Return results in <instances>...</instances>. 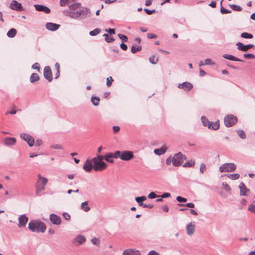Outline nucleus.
Returning <instances> with one entry per match:
<instances>
[{"mask_svg":"<svg viewBox=\"0 0 255 255\" xmlns=\"http://www.w3.org/2000/svg\"><path fill=\"white\" fill-rule=\"evenodd\" d=\"M28 228L32 232L36 233H44L46 229V225L43 222L36 220L30 221Z\"/></svg>","mask_w":255,"mask_h":255,"instance_id":"obj_1","label":"nucleus"},{"mask_svg":"<svg viewBox=\"0 0 255 255\" xmlns=\"http://www.w3.org/2000/svg\"><path fill=\"white\" fill-rule=\"evenodd\" d=\"M47 182L48 180L46 178L41 176L40 174L38 175V179L35 185L37 195L40 196L41 195L42 192L45 190V185Z\"/></svg>","mask_w":255,"mask_h":255,"instance_id":"obj_2","label":"nucleus"},{"mask_svg":"<svg viewBox=\"0 0 255 255\" xmlns=\"http://www.w3.org/2000/svg\"><path fill=\"white\" fill-rule=\"evenodd\" d=\"M103 158L102 155H97L92 159L95 171H102L107 167V164L103 161Z\"/></svg>","mask_w":255,"mask_h":255,"instance_id":"obj_3","label":"nucleus"},{"mask_svg":"<svg viewBox=\"0 0 255 255\" xmlns=\"http://www.w3.org/2000/svg\"><path fill=\"white\" fill-rule=\"evenodd\" d=\"M133 153L132 151L129 150H125L123 151H116L115 152V158H120L122 160L128 161L133 158Z\"/></svg>","mask_w":255,"mask_h":255,"instance_id":"obj_4","label":"nucleus"},{"mask_svg":"<svg viewBox=\"0 0 255 255\" xmlns=\"http://www.w3.org/2000/svg\"><path fill=\"white\" fill-rule=\"evenodd\" d=\"M186 159V157L179 152L175 154L172 158V163L174 166L177 167L181 165Z\"/></svg>","mask_w":255,"mask_h":255,"instance_id":"obj_5","label":"nucleus"},{"mask_svg":"<svg viewBox=\"0 0 255 255\" xmlns=\"http://www.w3.org/2000/svg\"><path fill=\"white\" fill-rule=\"evenodd\" d=\"M236 168V165L233 163H226L219 167V170L221 172H231L235 171Z\"/></svg>","mask_w":255,"mask_h":255,"instance_id":"obj_6","label":"nucleus"},{"mask_svg":"<svg viewBox=\"0 0 255 255\" xmlns=\"http://www.w3.org/2000/svg\"><path fill=\"white\" fill-rule=\"evenodd\" d=\"M237 122V118L233 115L226 116L224 118V124L226 127H231Z\"/></svg>","mask_w":255,"mask_h":255,"instance_id":"obj_7","label":"nucleus"},{"mask_svg":"<svg viewBox=\"0 0 255 255\" xmlns=\"http://www.w3.org/2000/svg\"><path fill=\"white\" fill-rule=\"evenodd\" d=\"M9 7L11 9L15 10L17 11H21L24 10L21 4L15 0L11 1L10 3Z\"/></svg>","mask_w":255,"mask_h":255,"instance_id":"obj_8","label":"nucleus"},{"mask_svg":"<svg viewBox=\"0 0 255 255\" xmlns=\"http://www.w3.org/2000/svg\"><path fill=\"white\" fill-rule=\"evenodd\" d=\"M43 75L44 78L49 82H51L53 79L52 73L49 66H46L43 70Z\"/></svg>","mask_w":255,"mask_h":255,"instance_id":"obj_9","label":"nucleus"},{"mask_svg":"<svg viewBox=\"0 0 255 255\" xmlns=\"http://www.w3.org/2000/svg\"><path fill=\"white\" fill-rule=\"evenodd\" d=\"M20 137L26 141L29 146H32L34 144V139L30 135L26 133H21L20 135Z\"/></svg>","mask_w":255,"mask_h":255,"instance_id":"obj_10","label":"nucleus"},{"mask_svg":"<svg viewBox=\"0 0 255 255\" xmlns=\"http://www.w3.org/2000/svg\"><path fill=\"white\" fill-rule=\"evenodd\" d=\"M193 87V85L188 82H184L182 83H180L178 86V88L182 89L186 91H190Z\"/></svg>","mask_w":255,"mask_h":255,"instance_id":"obj_11","label":"nucleus"},{"mask_svg":"<svg viewBox=\"0 0 255 255\" xmlns=\"http://www.w3.org/2000/svg\"><path fill=\"white\" fill-rule=\"evenodd\" d=\"M49 219L50 221L53 224L59 225L61 224V218L54 214H51L50 215Z\"/></svg>","mask_w":255,"mask_h":255,"instance_id":"obj_12","label":"nucleus"},{"mask_svg":"<svg viewBox=\"0 0 255 255\" xmlns=\"http://www.w3.org/2000/svg\"><path fill=\"white\" fill-rule=\"evenodd\" d=\"M240 189V195L241 196H247L248 195V193L250 192V189H248L245 184L243 182H241L240 185L239 186Z\"/></svg>","mask_w":255,"mask_h":255,"instance_id":"obj_13","label":"nucleus"},{"mask_svg":"<svg viewBox=\"0 0 255 255\" xmlns=\"http://www.w3.org/2000/svg\"><path fill=\"white\" fill-rule=\"evenodd\" d=\"M86 242V238L84 236H78L75 238L73 241V244L76 246L82 245Z\"/></svg>","mask_w":255,"mask_h":255,"instance_id":"obj_14","label":"nucleus"},{"mask_svg":"<svg viewBox=\"0 0 255 255\" xmlns=\"http://www.w3.org/2000/svg\"><path fill=\"white\" fill-rule=\"evenodd\" d=\"M18 224L19 227H25L28 221V218L25 214L20 215L18 218Z\"/></svg>","mask_w":255,"mask_h":255,"instance_id":"obj_15","label":"nucleus"},{"mask_svg":"<svg viewBox=\"0 0 255 255\" xmlns=\"http://www.w3.org/2000/svg\"><path fill=\"white\" fill-rule=\"evenodd\" d=\"M123 255H141L140 252L134 249H128L124 251Z\"/></svg>","mask_w":255,"mask_h":255,"instance_id":"obj_16","label":"nucleus"},{"mask_svg":"<svg viewBox=\"0 0 255 255\" xmlns=\"http://www.w3.org/2000/svg\"><path fill=\"white\" fill-rule=\"evenodd\" d=\"M93 168L94 164H92V161L87 159L83 165V169L87 172H90Z\"/></svg>","mask_w":255,"mask_h":255,"instance_id":"obj_17","label":"nucleus"},{"mask_svg":"<svg viewBox=\"0 0 255 255\" xmlns=\"http://www.w3.org/2000/svg\"><path fill=\"white\" fill-rule=\"evenodd\" d=\"M35 9L38 11H43L46 14L50 12V9L47 6L40 4H34Z\"/></svg>","mask_w":255,"mask_h":255,"instance_id":"obj_18","label":"nucleus"},{"mask_svg":"<svg viewBox=\"0 0 255 255\" xmlns=\"http://www.w3.org/2000/svg\"><path fill=\"white\" fill-rule=\"evenodd\" d=\"M195 225L194 222H190L186 226V231L188 235L191 236L195 232Z\"/></svg>","mask_w":255,"mask_h":255,"instance_id":"obj_19","label":"nucleus"},{"mask_svg":"<svg viewBox=\"0 0 255 255\" xmlns=\"http://www.w3.org/2000/svg\"><path fill=\"white\" fill-rule=\"evenodd\" d=\"M60 25L58 24L52 23V22H48L46 24V28L50 31H55L57 30Z\"/></svg>","mask_w":255,"mask_h":255,"instance_id":"obj_20","label":"nucleus"},{"mask_svg":"<svg viewBox=\"0 0 255 255\" xmlns=\"http://www.w3.org/2000/svg\"><path fill=\"white\" fill-rule=\"evenodd\" d=\"M83 14H86L85 13H84L83 11L82 10H79L75 12H69V15L71 18H78L80 16H81Z\"/></svg>","mask_w":255,"mask_h":255,"instance_id":"obj_21","label":"nucleus"},{"mask_svg":"<svg viewBox=\"0 0 255 255\" xmlns=\"http://www.w3.org/2000/svg\"><path fill=\"white\" fill-rule=\"evenodd\" d=\"M223 57L228 60L234 61H240V62H244V60L240 59L232 55L225 54L223 55Z\"/></svg>","mask_w":255,"mask_h":255,"instance_id":"obj_22","label":"nucleus"},{"mask_svg":"<svg viewBox=\"0 0 255 255\" xmlns=\"http://www.w3.org/2000/svg\"><path fill=\"white\" fill-rule=\"evenodd\" d=\"M16 142V139L14 137H6L4 140V143L6 145H13Z\"/></svg>","mask_w":255,"mask_h":255,"instance_id":"obj_23","label":"nucleus"},{"mask_svg":"<svg viewBox=\"0 0 255 255\" xmlns=\"http://www.w3.org/2000/svg\"><path fill=\"white\" fill-rule=\"evenodd\" d=\"M167 150L166 146H163L160 148H157L154 150V153L158 155H161L165 153Z\"/></svg>","mask_w":255,"mask_h":255,"instance_id":"obj_24","label":"nucleus"},{"mask_svg":"<svg viewBox=\"0 0 255 255\" xmlns=\"http://www.w3.org/2000/svg\"><path fill=\"white\" fill-rule=\"evenodd\" d=\"M220 128V123L219 121L213 123L211 122L209 124L208 128L212 130H217Z\"/></svg>","mask_w":255,"mask_h":255,"instance_id":"obj_25","label":"nucleus"},{"mask_svg":"<svg viewBox=\"0 0 255 255\" xmlns=\"http://www.w3.org/2000/svg\"><path fill=\"white\" fill-rule=\"evenodd\" d=\"M112 158H115V153H108L104 156V159L106 161L110 163H113L114 160Z\"/></svg>","mask_w":255,"mask_h":255,"instance_id":"obj_26","label":"nucleus"},{"mask_svg":"<svg viewBox=\"0 0 255 255\" xmlns=\"http://www.w3.org/2000/svg\"><path fill=\"white\" fill-rule=\"evenodd\" d=\"M40 78L39 75L35 73H32L30 77V82L31 83H34L39 80Z\"/></svg>","mask_w":255,"mask_h":255,"instance_id":"obj_27","label":"nucleus"},{"mask_svg":"<svg viewBox=\"0 0 255 255\" xmlns=\"http://www.w3.org/2000/svg\"><path fill=\"white\" fill-rule=\"evenodd\" d=\"M100 101V98L97 96H92L91 98V101L95 106H97L99 105Z\"/></svg>","mask_w":255,"mask_h":255,"instance_id":"obj_28","label":"nucleus"},{"mask_svg":"<svg viewBox=\"0 0 255 255\" xmlns=\"http://www.w3.org/2000/svg\"><path fill=\"white\" fill-rule=\"evenodd\" d=\"M17 33V31L15 28H11L7 32V36L9 38L14 37Z\"/></svg>","mask_w":255,"mask_h":255,"instance_id":"obj_29","label":"nucleus"},{"mask_svg":"<svg viewBox=\"0 0 255 255\" xmlns=\"http://www.w3.org/2000/svg\"><path fill=\"white\" fill-rule=\"evenodd\" d=\"M146 197L144 196H142L141 197H137L135 198V200L138 204L139 206H142L143 205V201L145 200Z\"/></svg>","mask_w":255,"mask_h":255,"instance_id":"obj_30","label":"nucleus"},{"mask_svg":"<svg viewBox=\"0 0 255 255\" xmlns=\"http://www.w3.org/2000/svg\"><path fill=\"white\" fill-rule=\"evenodd\" d=\"M81 209L85 212H88L90 210V208L88 206L87 201H85L81 204Z\"/></svg>","mask_w":255,"mask_h":255,"instance_id":"obj_31","label":"nucleus"},{"mask_svg":"<svg viewBox=\"0 0 255 255\" xmlns=\"http://www.w3.org/2000/svg\"><path fill=\"white\" fill-rule=\"evenodd\" d=\"M195 164V161L193 160H190L185 162L183 165L184 167H193Z\"/></svg>","mask_w":255,"mask_h":255,"instance_id":"obj_32","label":"nucleus"},{"mask_svg":"<svg viewBox=\"0 0 255 255\" xmlns=\"http://www.w3.org/2000/svg\"><path fill=\"white\" fill-rule=\"evenodd\" d=\"M103 36L105 37V41L107 43H111L115 41V39L109 36L108 34L105 33L103 35Z\"/></svg>","mask_w":255,"mask_h":255,"instance_id":"obj_33","label":"nucleus"},{"mask_svg":"<svg viewBox=\"0 0 255 255\" xmlns=\"http://www.w3.org/2000/svg\"><path fill=\"white\" fill-rule=\"evenodd\" d=\"M221 8H220V12L222 14H227L231 13L232 11L227 9H226L222 6V1L220 2Z\"/></svg>","mask_w":255,"mask_h":255,"instance_id":"obj_34","label":"nucleus"},{"mask_svg":"<svg viewBox=\"0 0 255 255\" xmlns=\"http://www.w3.org/2000/svg\"><path fill=\"white\" fill-rule=\"evenodd\" d=\"M201 119L203 126L205 127H207L208 128L209 125V124H210L211 122H210L208 120V119L205 116H202Z\"/></svg>","mask_w":255,"mask_h":255,"instance_id":"obj_35","label":"nucleus"},{"mask_svg":"<svg viewBox=\"0 0 255 255\" xmlns=\"http://www.w3.org/2000/svg\"><path fill=\"white\" fill-rule=\"evenodd\" d=\"M229 6L233 10L235 11H240L242 10V7L236 4H229Z\"/></svg>","mask_w":255,"mask_h":255,"instance_id":"obj_36","label":"nucleus"},{"mask_svg":"<svg viewBox=\"0 0 255 255\" xmlns=\"http://www.w3.org/2000/svg\"><path fill=\"white\" fill-rule=\"evenodd\" d=\"M227 176L232 180H237L240 178V174L238 173H234L231 174L229 175H227Z\"/></svg>","mask_w":255,"mask_h":255,"instance_id":"obj_37","label":"nucleus"},{"mask_svg":"<svg viewBox=\"0 0 255 255\" xmlns=\"http://www.w3.org/2000/svg\"><path fill=\"white\" fill-rule=\"evenodd\" d=\"M141 49V47L140 46H132L131 48V52L132 53H135L137 51H140Z\"/></svg>","mask_w":255,"mask_h":255,"instance_id":"obj_38","label":"nucleus"},{"mask_svg":"<svg viewBox=\"0 0 255 255\" xmlns=\"http://www.w3.org/2000/svg\"><path fill=\"white\" fill-rule=\"evenodd\" d=\"M101 31V29L97 28L94 29L92 31H91L89 33L91 36H96L97 34H99Z\"/></svg>","mask_w":255,"mask_h":255,"instance_id":"obj_39","label":"nucleus"},{"mask_svg":"<svg viewBox=\"0 0 255 255\" xmlns=\"http://www.w3.org/2000/svg\"><path fill=\"white\" fill-rule=\"evenodd\" d=\"M241 36L242 38H246V39H251L253 37V34L247 33V32H243L241 34Z\"/></svg>","mask_w":255,"mask_h":255,"instance_id":"obj_40","label":"nucleus"},{"mask_svg":"<svg viewBox=\"0 0 255 255\" xmlns=\"http://www.w3.org/2000/svg\"><path fill=\"white\" fill-rule=\"evenodd\" d=\"M238 135L242 139H245L246 137V134L245 131L241 129H239L237 131Z\"/></svg>","mask_w":255,"mask_h":255,"instance_id":"obj_41","label":"nucleus"},{"mask_svg":"<svg viewBox=\"0 0 255 255\" xmlns=\"http://www.w3.org/2000/svg\"><path fill=\"white\" fill-rule=\"evenodd\" d=\"M178 205L179 206L187 207L191 208H194V207H195V205L193 203H187L185 204L179 203V204H178Z\"/></svg>","mask_w":255,"mask_h":255,"instance_id":"obj_42","label":"nucleus"},{"mask_svg":"<svg viewBox=\"0 0 255 255\" xmlns=\"http://www.w3.org/2000/svg\"><path fill=\"white\" fill-rule=\"evenodd\" d=\"M237 46V49L239 50L245 52V45L241 42H238L236 44Z\"/></svg>","mask_w":255,"mask_h":255,"instance_id":"obj_43","label":"nucleus"},{"mask_svg":"<svg viewBox=\"0 0 255 255\" xmlns=\"http://www.w3.org/2000/svg\"><path fill=\"white\" fill-rule=\"evenodd\" d=\"M91 243L95 245L99 246L100 245V241L99 239L97 238H93L91 240Z\"/></svg>","mask_w":255,"mask_h":255,"instance_id":"obj_44","label":"nucleus"},{"mask_svg":"<svg viewBox=\"0 0 255 255\" xmlns=\"http://www.w3.org/2000/svg\"><path fill=\"white\" fill-rule=\"evenodd\" d=\"M118 36L119 37V38H120L122 40L123 42H127L128 40V37L125 35L119 33L118 34Z\"/></svg>","mask_w":255,"mask_h":255,"instance_id":"obj_45","label":"nucleus"},{"mask_svg":"<svg viewBox=\"0 0 255 255\" xmlns=\"http://www.w3.org/2000/svg\"><path fill=\"white\" fill-rule=\"evenodd\" d=\"M149 60V62L153 64H155L158 61V58H156L154 55L150 56Z\"/></svg>","mask_w":255,"mask_h":255,"instance_id":"obj_46","label":"nucleus"},{"mask_svg":"<svg viewBox=\"0 0 255 255\" xmlns=\"http://www.w3.org/2000/svg\"><path fill=\"white\" fill-rule=\"evenodd\" d=\"M244 57L246 59H255V55L252 53H245Z\"/></svg>","mask_w":255,"mask_h":255,"instance_id":"obj_47","label":"nucleus"},{"mask_svg":"<svg viewBox=\"0 0 255 255\" xmlns=\"http://www.w3.org/2000/svg\"><path fill=\"white\" fill-rule=\"evenodd\" d=\"M207 168L206 166L204 163H201L200 167V172L203 174L206 171Z\"/></svg>","mask_w":255,"mask_h":255,"instance_id":"obj_48","label":"nucleus"},{"mask_svg":"<svg viewBox=\"0 0 255 255\" xmlns=\"http://www.w3.org/2000/svg\"><path fill=\"white\" fill-rule=\"evenodd\" d=\"M32 68L35 70H37L38 72H40V68L39 63H35L32 66Z\"/></svg>","mask_w":255,"mask_h":255,"instance_id":"obj_49","label":"nucleus"},{"mask_svg":"<svg viewBox=\"0 0 255 255\" xmlns=\"http://www.w3.org/2000/svg\"><path fill=\"white\" fill-rule=\"evenodd\" d=\"M176 200L178 202L180 203L186 202L187 201V199L186 198L182 197L180 196H178L176 197Z\"/></svg>","mask_w":255,"mask_h":255,"instance_id":"obj_50","label":"nucleus"},{"mask_svg":"<svg viewBox=\"0 0 255 255\" xmlns=\"http://www.w3.org/2000/svg\"><path fill=\"white\" fill-rule=\"evenodd\" d=\"M248 210L255 214V205L254 204L250 205L248 207Z\"/></svg>","mask_w":255,"mask_h":255,"instance_id":"obj_51","label":"nucleus"},{"mask_svg":"<svg viewBox=\"0 0 255 255\" xmlns=\"http://www.w3.org/2000/svg\"><path fill=\"white\" fill-rule=\"evenodd\" d=\"M205 65H213L215 64V63L212 62V60L211 59H206L204 60V63Z\"/></svg>","mask_w":255,"mask_h":255,"instance_id":"obj_52","label":"nucleus"},{"mask_svg":"<svg viewBox=\"0 0 255 255\" xmlns=\"http://www.w3.org/2000/svg\"><path fill=\"white\" fill-rule=\"evenodd\" d=\"M222 186L224 187V189L227 191H230L231 190V187L228 185L226 182H223Z\"/></svg>","mask_w":255,"mask_h":255,"instance_id":"obj_53","label":"nucleus"},{"mask_svg":"<svg viewBox=\"0 0 255 255\" xmlns=\"http://www.w3.org/2000/svg\"><path fill=\"white\" fill-rule=\"evenodd\" d=\"M113 81V79L112 77H109L107 78L106 84L108 87H110L112 85V83Z\"/></svg>","mask_w":255,"mask_h":255,"instance_id":"obj_54","label":"nucleus"},{"mask_svg":"<svg viewBox=\"0 0 255 255\" xmlns=\"http://www.w3.org/2000/svg\"><path fill=\"white\" fill-rule=\"evenodd\" d=\"M79 5V3H74L73 4L70 5L69 6V8H70V9L75 10L78 7Z\"/></svg>","mask_w":255,"mask_h":255,"instance_id":"obj_55","label":"nucleus"},{"mask_svg":"<svg viewBox=\"0 0 255 255\" xmlns=\"http://www.w3.org/2000/svg\"><path fill=\"white\" fill-rule=\"evenodd\" d=\"M70 0H60V4L61 6H64L68 4V2Z\"/></svg>","mask_w":255,"mask_h":255,"instance_id":"obj_56","label":"nucleus"},{"mask_svg":"<svg viewBox=\"0 0 255 255\" xmlns=\"http://www.w3.org/2000/svg\"><path fill=\"white\" fill-rule=\"evenodd\" d=\"M157 35L156 34L151 33H148L147 34V37L148 39H153V38H156Z\"/></svg>","mask_w":255,"mask_h":255,"instance_id":"obj_57","label":"nucleus"},{"mask_svg":"<svg viewBox=\"0 0 255 255\" xmlns=\"http://www.w3.org/2000/svg\"><path fill=\"white\" fill-rule=\"evenodd\" d=\"M51 148H53V149H61L63 148V147L62 146V145L61 144H53L51 146Z\"/></svg>","mask_w":255,"mask_h":255,"instance_id":"obj_58","label":"nucleus"},{"mask_svg":"<svg viewBox=\"0 0 255 255\" xmlns=\"http://www.w3.org/2000/svg\"><path fill=\"white\" fill-rule=\"evenodd\" d=\"M63 218L66 220H70L71 216L68 213L64 212L63 213Z\"/></svg>","mask_w":255,"mask_h":255,"instance_id":"obj_59","label":"nucleus"},{"mask_svg":"<svg viewBox=\"0 0 255 255\" xmlns=\"http://www.w3.org/2000/svg\"><path fill=\"white\" fill-rule=\"evenodd\" d=\"M147 197L149 199H154L157 197V195L154 192H151L148 195Z\"/></svg>","mask_w":255,"mask_h":255,"instance_id":"obj_60","label":"nucleus"},{"mask_svg":"<svg viewBox=\"0 0 255 255\" xmlns=\"http://www.w3.org/2000/svg\"><path fill=\"white\" fill-rule=\"evenodd\" d=\"M144 11L148 15L152 14L153 12H155V9L149 10L148 8H144Z\"/></svg>","mask_w":255,"mask_h":255,"instance_id":"obj_61","label":"nucleus"},{"mask_svg":"<svg viewBox=\"0 0 255 255\" xmlns=\"http://www.w3.org/2000/svg\"><path fill=\"white\" fill-rule=\"evenodd\" d=\"M254 47V45L252 44L245 45V52L247 51L249 49Z\"/></svg>","mask_w":255,"mask_h":255,"instance_id":"obj_62","label":"nucleus"},{"mask_svg":"<svg viewBox=\"0 0 255 255\" xmlns=\"http://www.w3.org/2000/svg\"><path fill=\"white\" fill-rule=\"evenodd\" d=\"M120 47L123 50H127V49H128V46L127 45L124 43H122L121 44H120Z\"/></svg>","mask_w":255,"mask_h":255,"instance_id":"obj_63","label":"nucleus"},{"mask_svg":"<svg viewBox=\"0 0 255 255\" xmlns=\"http://www.w3.org/2000/svg\"><path fill=\"white\" fill-rule=\"evenodd\" d=\"M148 255H159V254L154 250L149 252Z\"/></svg>","mask_w":255,"mask_h":255,"instance_id":"obj_64","label":"nucleus"}]
</instances>
